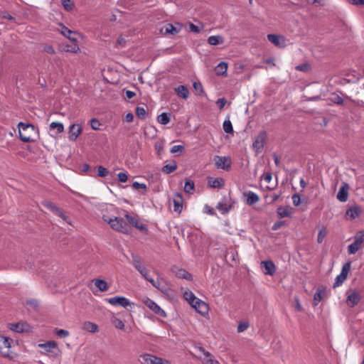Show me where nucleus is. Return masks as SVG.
Listing matches in <instances>:
<instances>
[{"instance_id": "obj_24", "label": "nucleus", "mask_w": 364, "mask_h": 364, "mask_svg": "<svg viewBox=\"0 0 364 364\" xmlns=\"http://www.w3.org/2000/svg\"><path fill=\"white\" fill-rule=\"evenodd\" d=\"M175 92L182 99H187L188 97L189 92L186 86L179 85L175 88Z\"/></svg>"}, {"instance_id": "obj_44", "label": "nucleus", "mask_w": 364, "mask_h": 364, "mask_svg": "<svg viewBox=\"0 0 364 364\" xmlns=\"http://www.w3.org/2000/svg\"><path fill=\"white\" fill-rule=\"evenodd\" d=\"M90 127L94 130H99L100 127L101 126V124L100 121L96 118H92L90 121Z\"/></svg>"}, {"instance_id": "obj_34", "label": "nucleus", "mask_w": 364, "mask_h": 364, "mask_svg": "<svg viewBox=\"0 0 364 364\" xmlns=\"http://www.w3.org/2000/svg\"><path fill=\"white\" fill-rule=\"evenodd\" d=\"M184 298L191 305H192L198 299L196 297L194 294L191 291H186L184 293Z\"/></svg>"}, {"instance_id": "obj_52", "label": "nucleus", "mask_w": 364, "mask_h": 364, "mask_svg": "<svg viewBox=\"0 0 364 364\" xmlns=\"http://www.w3.org/2000/svg\"><path fill=\"white\" fill-rule=\"evenodd\" d=\"M249 327V324L247 322H241L237 326V332L241 333L247 330Z\"/></svg>"}, {"instance_id": "obj_55", "label": "nucleus", "mask_w": 364, "mask_h": 364, "mask_svg": "<svg viewBox=\"0 0 364 364\" xmlns=\"http://www.w3.org/2000/svg\"><path fill=\"white\" fill-rule=\"evenodd\" d=\"M309 69V65L307 63H303L296 66V70L303 72H307Z\"/></svg>"}, {"instance_id": "obj_51", "label": "nucleus", "mask_w": 364, "mask_h": 364, "mask_svg": "<svg viewBox=\"0 0 364 364\" xmlns=\"http://www.w3.org/2000/svg\"><path fill=\"white\" fill-rule=\"evenodd\" d=\"M132 187L134 189H143L144 191L146 190V185L145 183H139L138 181H134L132 183Z\"/></svg>"}, {"instance_id": "obj_8", "label": "nucleus", "mask_w": 364, "mask_h": 364, "mask_svg": "<svg viewBox=\"0 0 364 364\" xmlns=\"http://www.w3.org/2000/svg\"><path fill=\"white\" fill-rule=\"evenodd\" d=\"M146 305L149 309H150L154 313L157 314L158 316L166 318V313L164 309H162L155 301H154L151 299H147L146 301Z\"/></svg>"}, {"instance_id": "obj_17", "label": "nucleus", "mask_w": 364, "mask_h": 364, "mask_svg": "<svg viewBox=\"0 0 364 364\" xmlns=\"http://www.w3.org/2000/svg\"><path fill=\"white\" fill-rule=\"evenodd\" d=\"M262 266L264 267L265 272L264 274L272 276L276 272V266L274 263L271 260L262 261L261 262Z\"/></svg>"}, {"instance_id": "obj_57", "label": "nucleus", "mask_w": 364, "mask_h": 364, "mask_svg": "<svg viewBox=\"0 0 364 364\" xmlns=\"http://www.w3.org/2000/svg\"><path fill=\"white\" fill-rule=\"evenodd\" d=\"M205 355L206 356V364H219L217 360H214L210 358V354L208 352H206Z\"/></svg>"}, {"instance_id": "obj_56", "label": "nucleus", "mask_w": 364, "mask_h": 364, "mask_svg": "<svg viewBox=\"0 0 364 364\" xmlns=\"http://www.w3.org/2000/svg\"><path fill=\"white\" fill-rule=\"evenodd\" d=\"M184 149V146L182 145H174L171 147L170 151L171 154H175L178 151H182Z\"/></svg>"}, {"instance_id": "obj_20", "label": "nucleus", "mask_w": 364, "mask_h": 364, "mask_svg": "<svg viewBox=\"0 0 364 364\" xmlns=\"http://www.w3.org/2000/svg\"><path fill=\"white\" fill-rule=\"evenodd\" d=\"M208 184L210 187L213 188H220L224 186L225 181L222 178H213L210 177L208 180Z\"/></svg>"}, {"instance_id": "obj_46", "label": "nucleus", "mask_w": 364, "mask_h": 364, "mask_svg": "<svg viewBox=\"0 0 364 364\" xmlns=\"http://www.w3.org/2000/svg\"><path fill=\"white\" fill-rule=\"evenodd\" d=\"M85 328L92 333H95L98 331L97 325L91 322L85 323Z\"/></svg>"}, {"instance_id": "obj_21", "label": "nucleus", "mask_w": 364, "mask_h": 364, "mask_svg": "<svg viewBox=\"0 0 364 364\" xmlns=\"http://www.w3.org/2000/svg\"><path fill=\"white\" fill-rule=\"evenodd\" d=\"M39 346L47 352H53V350H59L56 342L53 341H47L44 343L40 344Z\"/></svg>"}, {"instance_id": "obj_28", "label": "nucleus", "mask_w": 364, "mask_h": 364, "mask_svg": "<svg viewBox=\"0 0 364 364\" xmlns=\"http://www.w3.org/2000/svg\"><path fill=\"white\" fill-rule=\"evenodd\" d=\"M176 275L178 278L185 279L188 281H191L193 279L192 275L183 269H178V271L176 272Z\"/></svg>"}, {"instance_id": "obj_49", "label": "nucleus", "mask_w": 364, "mask_h": 364, "mask_svg": "<svg viewBox=\"0 0 364 364\" xmlns=\"http://www.w3.org/2000/svg\"><path fill=\"white\" fill-rule=\"evenodd\" d=\"M346 279V278L343 277L342 275L340 274L336 278V281L333 284V287L335 288V287L341 286Z\"/></svg>"}, {"instance_id": "obj_37", "label": "nucleus", "mask_w": 364, "mask_h": 364, "mask_svg": "<svg viewBox=\"0 0 364 364\" xmlns=\"http://www.w3.org/2000/svg\"><path fill=\"white\" fill-rule=\"evenodd\" d=\"M61 4L67 11H70L74 9L75 4L72 0H61Z\"/></svg>"}, {"instance_id": "obj_61", "label": "nucleus", "mask_w": 364, "mask_h": 364, "mask_svg": "<svg viewBox=\"0 0 364 364\" xmlns=\"http://www.w3.org/2000/svg\"><path fill=\"white\" fill-rule=\"evenodd\" d=\"M43 50L49 54H54L55 53V49L50 45H46L43 48Z\"/></svg>"}, {"instance_id": "obj_35", "label": "nucleus", "mask_w": 364, "mask_h": 364, "mask_svg": "<svg viewBox=\"0 0 364 364\" xmlns=\"http://www.w3.org/2000/svg\"><path fill=\"white\" fill-rule=\"evenodd\" d=\"M97 175L102 178H106L110 173L109 170L102 166H98L97 167Z\"/></svg>"}, {"instance_id": "obj_47", "label": "nucleus", "mask_w": 364, "mask_h": 364, "mask_svg": "<svg viewBox=\"0 0 364 364\" xmlns=\"http://www.w3.org/2000/svg\"><path fill=\"white\" fill-rule=\"evenodd\" d=\"M331 100L333 103H335L336 105H341L343 104V98L341 96H339L338 95H336V94L332 95Z\"/></svg>"}, {"instance_id": "obj_19", "label": "nucleus", "mask_w": 364, "mask_h": 364, "mask_svg": "<svg viewBox=\"0 0 364 364\" xmlns=\"http://www.w3.org/2000/svg\"><path fill=\"white\" fill-rule=\"evenodd\" d=\"M361 214V209L358 205L350 207L346 210V215L350 218V220L358 218Z\"/></svg>"}, {"instance_id": "obj_36", "label": "nucleus", "mask_w": 364, "mask_h": 364, "mask_svg": "<svg viewBox=\"0 0 364 364\" xmlns=\"http://www.w3.org/2000/svg\"><path fill=\"white\" fill-rule=\"evenodd\" d=\"M223 129L225 132L228 134H232L233 133V128L232 123L229 119H225L223 124Z\"/></svg>"}, {"instance_id": "obj_5", "label": "nucleus", "mask_w": 364, "mask_h": 364, "mask_svg": "<svg viewBox=\"0 0 364 364\" xmlns=\"http://www.w3.org/2000/svg\"><path fill=\"white\" fill-rule=\"evenodd\" d=\"M139 361L142 364H170L168 360L147 353L140 355Z\"/></svg>"}, {"instance_id": "obj_2", "label": "nucleus", "mask_w": 364, "mask_h": 364, "mask_svg": "<svg viewBox=\"0 0 364 364\" xmlns=\"http://www.w3.org/2000/svg\"><path fill=\"white\" fill-rule=\"evenodd\" d=\"M102 219L104 221L107 222L110 227L117 231L127 233L129 232V228L127 223L122 218L113 217L108 218L105 215H103Z\"/></svg>"}, {"instance_id": "obj_27", "label": "nucleus", "mask_w": 364, "mask_h": 364, "mask_svg": "<svg viewBox=\"0 0 364 364\" xmlns=\"http://www.w3.org/2000/svg\"><path fill=\"white\" fill-rule=\"evenodd\" d=\"M177 164L176 162L174 161L173 163L168 164L164 166L162 168V172L166 174H170L173 173L174 171H176L177 169Z\"/></svg>"}, {"instance_id": "obj_23", "label": "nucleus", "mask_w": 364, "mask_h": 364, "mask_svg": "<svg viewBox=\"0 0 364 364\" xmlns=\"http://www.w3.org/2000/svg\"><path fill=\"white\" fill-rule=\"evenodd\" d=\"M228 70V63L225 62H220L218 64V65L215 68V73L218 75H227Z\"/></svg>"}, {"instance_id": "obj_22", "label": "nucleus", "mask_w": 364, "mask_h": 364, "mask_svg": "<svg viewBox=\"0 0 364 364\" xmlns=\"http://www.w3.org/2000/svg\"><path fill=\"white\" fill-rule=\"evenodd\" d=\"M174 211L181 213L183 207V198L180 193H176L173 199Z\"/></svg>"}, {"instance_id": "obj_3", "label": "nucleus", "mask_w": 364, "mask_h": 364, "mask_svg": "<svg viewBox=\"0 0 364 364\" xmlns=\"http://www.w3.org/2000/svg\"><path fill=\"white\" fill-rule=\"evenodd\" d=\"M107 302L114 306L123 307L127 310L132 309L134 306V303L124 296H114L106 299Z\"/></svg>"}, {"instance_id": "obj_1", "label": "nucleus", "mask_w": 364, "mask_h": 364, "mask_svg": "<svg viewBox=\"0 0 364 364\" xmlns=\"http://www.w3.org/2000/svg\"><path fill=\"white\" fill-rule=\"evenodd\" d=\"M19 138L23 142L34 141L38 129L32 124L19 122L18 124Z\"/></svg>"}, {"instance_id": "obj_15", "label": "nucleus", "mask_w": 364, "mask_h": 364, "mask_svg": "<svg viewBox=\"0 0 364 364\" xmlns=\"http://www.w3.org/2000/svg\"><path fill=\"white\" fill-rule=\"evenodd\" d=\"M348 189L349 186L348 183H343V186L340 188L338 193L337 198L341 202H346L348 198Z\"/></svg>"}, {"instance_id": "obj_43", "label": "nucleus", "mask_w": 364, "mask_h": 364, "mask_svg": "<svg viewBox=\"0 0 364 364\" xmlns=\"http://www.w3.org/2000/svg\"><path fill=\"white\" fill-rule=\"evenodd\" d=\"M165 33L175 35L178 33V30L172 24L169 23L166 26Z\"/></svg>"}, {"instance_id": "obj_53", "label": "nucleus", "mask_w": 364, "mask_h": 364, "mask_svg": "<svg viewBox=\"0 0 364 364\" xmlns=\"http://www.w3.org/2000/svg\"><path fill=\"white\" fill-rule=\"evenodd\" d=\"M128 176L125 172H120L117 173V179L119 181L124 183L127 181Z\"/></svg>"}, {"instance_id": "obj_18", "label": "nucleus", "mask_w": 364, "mask_h": 364, "mask_svg": "<svg viewBox=\"0 0 364 364\" xmlns=\"http://www.w3.org/2000/svg\"><path fill=\"white\" fill-rule=\"evenodd\" d=\"M244 195L245 196L247 197L246 203L248 205H252L259 202V196L257 193H254L253 191H249L247 192H245Z\"/></svg>"}, {"instance_id": "obj_45", "label": "nucleus", "mask_w": 364, "mask_h": 364, "mask_svg": "<svg viewBox=\"0 0 364 364\" xmlns=\"http://www.w3.org/2000/svg\"><path fill=\"white\" fill-rule=\"evenodd\" d=\"M55 334L59 337V338H65V337H68L69 335H70V333L67 330H64V329H58V328H55Z\"/></svg>"}, {"instance_id": "obj_11", "label": "nucleus", "mask_w": 364, "mask_h": 364, "mask_svg": "<svg viewBox=\"0 0 364 364\" xmlns=\"http://www.w3.org/2000/svg\"><path fill=\"white\" fill-rule=\"evenodd\" d=\"M360 300L361 296L360 293L356 291H353L348 294L346 303L349 306L354 307L360 301Z\"/></svg>"}, {"instance_id": "obj_54", "label": "nucleus", "mask_w": 364, "mask_h": 364, "mask_svg": "<svg viewBox=\"0 0 364 364\" xmlns=\"http://www.w3.org/2000/svg\"><path fill=\"white\" fill-rule=\"evenodd\" d=\"M227 101L224 97L219 98L215 104L220 109H223L226 104Z\"/></svg>"}, {"instance_id": "obj_39", "label": "nucleus", "mask_w": 364, "mask_h": 364, "mask_svg": "<svg viewBox=\"0 0 364 364\" xmlns=\"http://www.w3.org/2000/svg\"><path fill=\"white\" fill-rule=\"evenodd\" d=\"M125 218L129 222V223L131 224L134 228H136L139 223L138 219L135 216H132L129 214H126Z\"/></svg>"}, {"instance_id": "obj_30", "label": "nucleus", "mask_w": 364, "mask_h": 364, "mask_svg": "<svg viewBox=\"0 0 364 364\" xmlns=\"http://www.w3.org/2000/svg\"><path fill=\"white\" fill-rule=\"evenodd\" d=\"M95 287L100 291H105L107 289L108 285L106 281L104 279H97L94 280Z\"/></svg>"}, {"instance_id": "obj_4", "label": "nucleus", "mask_w": 364, "mask_h": 364, "mask_svg": "<svg viewBox=\"0 0 364 364\" xmlns=\"http://www.w3.org/2000/svg\"><path fill=\"white\" fill-rule=\"evenodd\" d=\"M364 242V229L358 231L355 235V240L348 246V252L350 255L355 254L362 247Z\"/></svg>"}, {"instance_id": "obj_10", "label": "nucleus", "mask_w": 364, "mask_h": 364, "mask_svg": "<svg viewBox=\"0 0 364 364\" xmlns=\"http://www.w3.org/2000/svg\"><path fill=\"white\" fill-rule=\"evenodd\" d=\"M191 306L195 309V310L198 312L200 314L204 316L208 312V305L205 301H202L200 299H198Z\"/></svg>"}, {"instance_id": "obj_63", "label": "nucleus", "mask_w": 364, "mask_h": 364, "mask_svg": "<svg viewBox=\"0 0 364 364\" xmlns=\"http://www.w3.org/2000/svg\"><path fill=\"white\" fill-rule=\"evenodd\" d=\"M262 178L267 183H269L271 181L272 178V173L270 172L265 173L263 175Z\"/></svg>"}, {"instance_id": "obj_7", "label": "nucleus", "mask_w": 364, "mask_h": 364, "mask_svg": "<svg viewBox=\"0 0 364 364\" xmlns=\"http://www.w3.org/2000/svg\"><path fill=\"white\" fill-rule=\"evenodd\" d=\"M214 160L215 165L218 168L228 170L230 168L231 163L230 158L226 156H216Z\"/></svg>"}, {"instance_id": "obj_9", "label": "nucleus", "mask_w": 364, "mask_h": 364, "mask_svg": "<svg viewBox=\"0 0 364 364\" xmlns=\"http://www.w3.org/2000/svg\"><path fill=\"white\" fill-rule=\"evenodd\" d=\"M43 205L44 206L48 208V210H50V211H52L53 213H54L55 214H56L57 215H58L59 217H60L63 220H65L66 223H70L68 220V218L65 215V214L62 212V210L58 208L53 203L50 202V201H45L43 203Z\"/></svg>"}, {"instance_id": "obj_13", "label": "nucleus", "mask_w": 364, "mask_h": 364, "mask_svg": "<svg viewBox=\"0 0 364 364\" xmlns=\"http://www.w3.org/2000/svg\"><path fill=\"white\" fill-rule=\"evenodd\" d=\"M82 132V127L78 124H73L69 127V139L75 141Z\"/></svg>"}, {"instance_id": "obj_12", "label": "nucleus", "mask_w": 364, "mask_h": 364, "mask_svg": "<svg viewBox=\"0 0 364 364\" xmlns=\"http://www.w3.org/2000/svg\"><path fill=\"white\" fill-rule=\"evenodd\" d=\"M267 39L277 47L284 48L286 46L285 39L279 35L268 34Z\"/></svg>"}, {"instance_id": "obj_50", "label": "nucleus", "mask_w": 364, "mask_h": 364, "mask_svg": "<svg viewBox=\"0 0 364 364\" xmlns=\"http://www.w3.org/2000/svg\"><path fill=\"white\" fill-rule=\"evenodd\" d=\"M193 86L195 90L199 92L200 94L204 92L203 87L200 82H194Z\"/></svg>"}, {"instance_id": "obj_29", "label": "nucleus", "mask_w": 364, "mask_h": 364, "mask_svg": "<svg viewBox=\"0 0 364 364\" xmlns=\"http://www.w3.org/2000/svg\"><path fill=\"white\" fill-rule=\"evenodd\" d=\"M195 188V183L191 179H186L183 191L186 193L191 194Z\"/></svg>"}, {"instance_id": "obj_59", "label": "nucleus", "mask_w": 364, "mask_h": 364, "mask_svg": "<svg viewBox=\"0 0 364 364\" xmlns=\"http://www.w3.org/2000/svg\"><path fill=\"white\" fill-rule=\"evenodd\" d=\"M67 50L74 53H77L80 51V48L76 43H74L72 46H70V48H68Z\"/></svg>"}, {"instance_id": "obj_26", "label": "nucleus", "mask_w": 364, "mask_h": 364, "mask_svg": "<svg viewBox=\"0 0 364 364\" xmlns=\"http://www.w3.org/2000/svg\"><path fill=\"white\" fill-rule=\"evenodd\" d=\"M171 120V113L168 112H163L159 114L157 117V121L160 124L163 125H166L170 122Z\"/></svg>"}, {"instance_id": "obj_6", "label": "nucleus", "mask_w": 364, "mask_h": 364, "mask_svg": "<svg viewBox=\"0 0 364 364\" xmlns=\"http://www.w3.org/2000/svg\"><path fill=\"white\" fill-rule=\"evenodd\" d=\"M232 208V203L231 202L230 197H223L218 203L216 208L222 214L228 213Z\"/></svg>"}, {"instance_id": "obj_33", "label": "nucleus", "mask_w": 364, "mask_h": 364, "mask_svg": "<svg viewBox=\"0 0 364 364\" xmlns=\"http://www.w3.org/2000/svg\"><path fill=\"white\" fill-rule=\"evenodd\" d=\"M50 129H56L57 133L60 134L64 131V126L63 123L58 122H53L50 124Z\"/></svg>"}, {"instance_id": "obj_31", "label": "nucleus", "mask_w": 364, "mask_h": 364, "mask_svg": "<svg viewBox=\"0 0 364 364\" xmlns=\"http://www.w3.org/2000/svg\"><path fill=\"white\" fill-rule=\"evenodd\" d=\"M208 43L211 46H217L223 43V38L221 36H211L208 38Z\"/></svg>"}, {"instance_id": "obj_62", "label": "nucleus", "mask_w": 364, "mask_h": 364, "mask_svg": "<svg viewBox=\"0 0 364 364\" xmlns=\"http://www.w3.org/2000/svg\"><path fill=\"white\" fill-rule=\"evenodd\" d=\"M322 298V292L321 291H316L314 296V300L316 301V304L320 302Z\"/></svg>"}, {"instance_id": "obj_58", "label": "nucleus", "mask_w": 364, "mask_h": 364, "mask_svg": "<svg viewBox=\"0 0 364 364\" xmlns=\"http://www.w3.org/2000/svg\"><path fill=\"white\" fill-rule=\"evenodd\" d=\"M292 202L295 206H298L301 203V198L298 194H294L292 196Z\"/></svg>"}, {"instance_id": "obj_41", "label": "nucleus", "mask_w": 364, "mask_h": 364, "mask_svg": "<svg viewBox=\"0 0 364 364\" xmlns=\"http://www.w3.org/2000/svg\"><path fill=\"white\" fill-rule=\"evenodd\" d=\"M9 328L11 330V331H14L15 332H18V333H20V332H23V326L21 323H10L9 324Z\"/></svg>"}, {"instance_id": "obj_64", "label": "nucleus", "mask_w": 364, "mask_h": 364, "mask_svg": "<svg viewBox=\"0 0 364 364\" xmlns=\"http://www.w3.org/2000/svg\"><path fill=\"white\" fill-rule=\"evenodd\" d=\"M283 224H284V222H282V221H277L272 225V230H279L283 225Z\"/></svg>"}, {"instance_id": "obj_60", "label": "nucleus", "mask_w": 364, "mask_h": 364, "mask_svg": "<svg viewBox=\"0 0 364 364\" xmlns=\"http://www.w3.org/2000/svg\"><path fill=\"white\" fill-rule=\"evenodd\" d=\"M189 29L191 31L193 32V33H198L200 32L201 29L196 25L191 23L189 24Z\"/></svg>"}, {"instance_id": "obj_42", "label": "nucleus", "mask_w": 364, "mask_h": 364, "mask_svg": "<svg viewBox=\"0 0 364 364\" xmlns=\"http://www.w3.org/2000/svg\"><path fill=\"white\" fill-rule=\"evenodd\" d=\"M350 269V263L346 262V264H343L340 274L342 275L343 277L347 278V276H348V274Z\"/></svg>"}, {"instance_id": "obj_38", "label": "nucleus", "mask_w": 364, "mask_h": 364, "mask_svg": "<svg viewBox=\"0 0 364 364\" xmlns=\"http://www.w3.org/2000/svg\"><path fill=\"white\" fill-rule=\"evenodd\" d=\"M136 117L140 119H144L146 114V109L142 107H136L135 109Z\"/></svg>"}, {"instance_id": "obj_14", "label": "nucleus", "mask_w": 364, "mask_h": 364, "mask_svg": "<svg viewBox=\"0 0 364 364\" xmlns=\"http://www.w3.org/2000/svg\"><path fill=\"white\" fill-rule=\"evenodd\" d=\"M59 27V31L63 36L68 38L73 42L77 41L76 38L74 37V36L77 33L75 31H71L63 24H60Z\"/></svg>"}, {"instance_id": "obj_40", "label": "nucleus", "mask_w": 364, "mask_h": 364, "mask_svg": "<svg viewBox=\"0 0 364 364\" xmlns=\"http://www.w3.org/2000/svg\"><path fill=\"white\" fill-rule=\"evenodd\" d=\"M326 235V228L325 227H323L318 231V236H317V242L322 243Z\"/></svg>"}, {"instance_id": "obj_16", "label": "nucleus", "mask_w": 364, "mask_h": 364, "mask_svg": "<svg viewBox=\"0 0 364 364\" xmlns=\"http://www.w3.org/2000/svg\"><path fill=\"white\" fill-rule=\"evenodd\" d=\"M11 342L12 340L10 338L7 336H0V343H2L4 348L9 349L11 348ZM9 350H7L6 351H3L1 350V354L5 358H11L9 355Z\"/></svg>"}, {"instance_id": "obj_48", "label": "nucleus", "mask_w": 364, "mask_h": 364, "mask_svg": "<svg viewBox=\"0 0 364 364\" xmlns=\"http://www.w3.org/2000/svg\"><path fill=\"white\" fill-rule=\"evenodd\" d=\"M132 264L134 267H136L137 265L140 264L141 263H142V260H141V257L137 255L132 254Z\"/></svg>"}, {"instance_id": "obj_32", "label": "nucleus", "mask_w": 364, "mask_h": 364, "mask_svg": "<svg viewBox=\"0 0 364 364\" xmlns=\"http://www.w3.org/2000/svg\"><path fill=\"white\" fill-rule=\"evenodd\" d=\"M140 274L146 281L150 282L153 287H158L156 282L153 278L149 277V270L147 268L144 269L143 272H140Z\"/></svg>"}, {"instance_id": "obj_25", "label": "nucleus", "mask_w": 364, "mask_h": 364, "mask_svg": "<svg viewBox=\"0 0 364 364\" xmlns=\"http://www.w3.org/2000/svg\"><path fill=\"white\" fill-rule=\"evenodd\" d=\"M277 213L281 218L290 217L291 214V208L289 206H279L277 210Z\"/></svg>"}]
</instances>
